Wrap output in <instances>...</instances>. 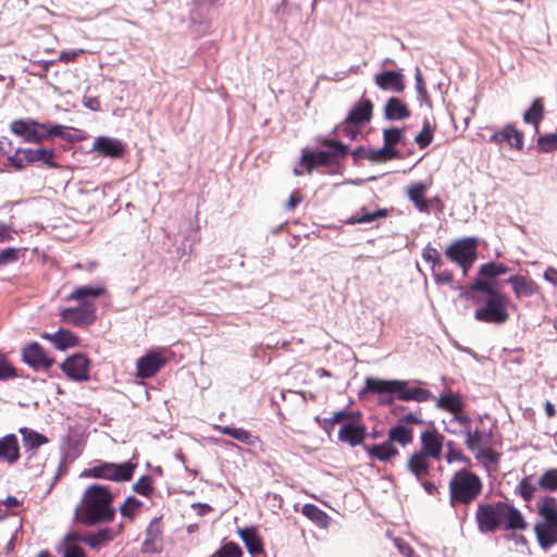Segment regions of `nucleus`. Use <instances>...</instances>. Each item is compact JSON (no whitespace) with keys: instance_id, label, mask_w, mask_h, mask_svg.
<instances>
[{"instance_id":"obj_1","label":"nucleus","mask_w":557,"mask_h":557,"mask_svg":"<svg viewBox=\"0 0 557 557\" xmlns=\"http://www.w3.org/2000/svg\"><path fill=\"white\" fill-rule=\"evenodd\" d=\"M113 498V494L104 485L88 486L76 507L77 520L86 525L112 521L115 517Z\"/></svg>"},{"instance_id":"obj_2","label":"nucleus","mask_w":557,"mask_h":557,"mask_svg":"<svg viewBox=\"0 0 557 557\" xmlns=\"http://www.w3.org/2000/svg\"><path fill=\"white\" fill-rule=\"evenodd\" d=\"M364 391L379 395H395L401 401L424 403L434 398L430 391L421 387H411L408 381L403 380L367 377Z\"/></svg>"},{"instance_id":"obj_3","label":"nucleus","mask_w":557,"mask_h":557,"mask_svg":"<svg viewBox=\"0 0 557 557\" xmlns=\"http://www.w3.org/2000/svg\"><path fill=\"white\" fill-rule=\"evenodd\" d=\"M539 519L534 525V532L539 545L547 549L557 544V499L555 497H542L536 503Z\"/></svg>"},{"instance_id":"obj_4","label":"nucleus","mask_w":557,"mask_h":557,"mask_svg":"<svg viewBox=\"0 0 557 557\" xmlns=\"http://www.w3.org/2000/svg\"><path fill=\"white\" fill-rule=\"evenodd\" d=\"M482 492L481 479L473 472L461 469L449 481L451 505L469 504Z\"/></svg>"},{"instance_id":"obj_5","label":"nucleus","mask_w":557,"mask_h":557,"mask_svg":"<svg viewBox=\"0 0 557 557\" xmlns=\"http://www.w3.org/2000/svg\"><path fill=\"white\" fill-rule=\"evenodd\" d=\"M509 298L504 294L485 297L474 311V319L492 324H504L509 319Z\"/></svg>"},{"instance_id":"obj_6","label":"nucleus","mask_w":557,"mask_h":557,"mask_svg":"<svg viewBox=\"0 0 557 557\" xmlns=\"http://www.w3.org/2000/svg\"><path fill=\"white\" fill-rule=\"evenodd\" d=\"M64 126L53 125L48 127L32 119L15 120L11 123L10 129L17 136H21L25 141L38 143L46 139L48 136H62Z\"/></svg>"},{"instance_id":"obj_7","label":"nucleus","mask_w":557,"mask_h":557,"mask_svg":"<svg viewBox=\"0 0 557 557\" xmlns=\"http://www.w3.org/2000/svg\"><path fill=\"white\" fill-rule=\"evenodd\" d=\"M136 465L132 461L123 463L100 462L81 473V478L103 479L113 482H126L133 476Z\"/></svg>"},{"instance_id":"obj_8","label":"nucleus","mask_w":557,"mask_h":557,"mask_svg":"<svg viewBox=\"0 0 557 557\" xmlns=\"http://www.w3.org/2000/svg\"><path fill=\"white\" fill-rule=\"evenodd\" d=\"M445 255L458 264L466 275L478 257V239L465 237L453 242L445 250Z\"/></svg>"},{"instance_id":"obj_9","label":"nucleus","mask_w":557,"mask_h":557,"mask_svg":"<svg viewBox=\"0 0 557 557\" xmlns=\"http://www.w3.org/2000/svg\"><path fill=\"white\" fill-rule=\"evenodd\" d=\"M471 422L472 421L470 420L467 425L460 424L463 430L445 426V431L454 435L463 434L466 436V446L475 455L476 459H486L490 462L495 461L494 454L485 448L488 444L487 434L479 430L472 431Z\"/></svg>"},{"instance_id":"obj_10","label":"nucleus","mask_w":557,"mask_h":557,"mask_svg":"<svg viewBox=\"0 0 557 557\" xmlns=\"http://www.w3.org/2000/svg\"><path fill=\"white\" fill-rule=\"evenodd\" d=\"M435 406L453 414L448 421H443L445 426L454 425L455 422L467 425L470 422V417L462 412L465 404L459 394L450 391L443 393L435 399Z\"/></svg>"},{"instance_id":"obj_11","label":"nucleus","mask_w":557,"mask_h":557,"mask_svg":"<svg viewBox=\"0 0 557 557\" xmlns=\"http://www.w3.org/2000/svg\"><path fill=\"white\" fill-rule=\"evenodd\" d=\"M324 145L327 151L310 152L302 156L300 166H306L311 172L317 165H324L331 162L332 157H343L347 154L348 147L336 140H326Z\"/></svg>"},{"instance_id":"obj_12","label":"nucleus","mask_w":557,"mask_h":557,"mask_svg":"<svg viewBox=\"0 0 557 557\" xmlns=\"http://www.w3.org/2000/svg\"><path fill=\"white\" fill-rule=\"evenodd\" d=\"M504 503L495 505H479L476 510V521L482 532H492L503 525Z\"/></svg>"},{"instance_id":"obj_13","label":"nucleus","mask_w":557,"mask_h":557,"mask_svg":"<svg viewBox=\"0 0 557 557\" xmlns=\"http://www.w3.org/2000/svg\"><path fill=\"white\" fill-rule=\"evenodd\" d=\"M61 369L73 381L82 382L89 377V360L82 354L66 358Z\"/></svg>"},{"instance_id":"obj_14","label":"nucleus","mask_w":557,"mask_h":557,"mask_svg":"<svg viewBox=\"0 0 557 557\" xmlns=\"http://www.w3.org/2000/svg\"><path fill=\"white\" fill-rule=\"evenodd\" d=\"M166 362L162 352L150 351L140 357L136 363L137 376L140 379L152 377Z\"/></svg>"},{"instance_id":"obj_15","label":"nucleus","mask_w":557,"mask_h":557,"mask_svg":"<svg viewBox=\"0 0 557 557\" xmlns=\"http://www.w3.org/2000/svg\"><path fill=\"white\" fill-rule=\"evenodd\" d=\"M22 358L25 363L36 370L48 369L53 363V359L47 356L45 350L37 343H32L24 347Z\"/></svg>"},{"instance_id":"obj_16","label":"nucleus","mask_w":557,"mask_h":557,"mask_svg":"<svg viewBox=\"0 0 557 557\" xmlns=\"http://www.w3.org/2000/svg\"><path fill=\"white\" fill-rule=\"evenodd\" d=\"M444 436L435 431H424L420 435L421 450L428 458L440 460L444 446Z\"/></svg>"},{"instance_id":"obj_17","label":"nucleus","mask_w":557,"mask_h":557,"mask_svg":"<svg viewBox=\"0 0 557 557\" xmlns=\"http://www.w3.org/2000/svg\"><path fill=\"white\" fill-rule=\"evenodd\" d=\"M62 319L76 326H86L94 323L96 313L94 307L82 306L76 308H67L61 312Z\"/></svg>"},{"instance_id":"obj_18","label":"nucleus","mask_w":557,"mask_h":557,"mask_svg":"<svg viewBox=\"0 0 557 557\" xmlns=\"http://www.w3.org/2000/svg\"><path fill=\"white\" fill-rule=\"evenodd\" d=\"M366 436V426L362 423L356 422L352 419L343 423L338 431V440L347 443L350 446L360 445Z\"/></svg>"},{"instance_id":"obj_19","label":"nucleus","mask_w":557,"mask_h":557,"mask_svg":"<svg viewBox=\"0 0 557 557\" xmlns=\"http://www.w3.org/2000/svg\"><path fill=\"white\" fill-rule=\"evenodd\" d=\"M374 82L382 90L401 92L405 89L404 76L396 71L377 73L374 75Z\"/></svg>"},{"instance_id":"obj_20","label":"nucleus","mask_w":557,"mask_h":557,"mask_svg":"<svg viewBox=\"0 0 557 557\" xmlns=\"http://www.w3.org/2000/svg\"><path fill=\"white\" fill-rule=\"evenodd\" d=\"M236 534L243 541L250 555L263 553V542L256 527L238 528Z\"/></svg>"},{"instance_id":"obj_21","label":"nucleus","mask_w":557,"mask_h":557,"mask_svg":"<svg viewBox=\"0 0 557 557\" xmlns=\"http://www.w3.org/2000/svg\"><path fill=\"white\" fill-rule=\"evenodd\" d=\"M20 459V444L15 434H8L0 438V461L9 465Z\"/></svg>"},{"instance_id":"obj_22","label":"nucleus","mask_w":557,"mask_h":557,"mask_svg":"<svg viewBox=\"0 0 557 557\" xmlns=\"http://www.w3.org/2000/svg\"><path fill=\"white\" fill-rule=\"evenodd\" d=\"M512 287L516 298L531 297L537 293V284L530 277L512 275L507 280Z\"/></svg>"},{"instance_id":"obj_23","label":"nucleus","mask_w":557,"mask_h":557,"mask_svg":"<svg viewBox=\"0 0 557 557\" xmlns=\"http://www.w3.org/2000/svg\"><path fill=\"white\" fill-rule=\"evenodd\" d=\"M92 149L110 158H117L124 152V146L119 139L106 136L98 137L92 145Z\"/></svg>"},{"instance_id":"obj_24","label":"nucleus","mask_w":557,"mask_h":557,"mask_svg":"<svg viewBox=\"0 0 557 557\" xmlns=\"http://www.w3.org/2000/svg\"><path fill=\"white\" fill-rule=\"evenodd\" d=\"M104 293L102 287L78 286L67 296V300H75L82 306L92 307V301Z\"/></svg>"},{"instance_id":"obj_25","label":"nucleus","mask_w":557,"mask_h":557,"mask_svg":"<svg viewBox=\"0 0 557 557\" xmlns=\"http://www.w3.org/2000/svg\"><path fill=\"white\" fill-rule=\"evenodd\" d=\"M430 468V458L419 451L413 453L407 461V470L412 473L418 481H422L428 476Z\"/></svg>"},{"instance_id":"obj_26","label":"nucleus","mask_w":557,"mask_h":557,"mask_svg":"<svg viewBox=\"0 0 557 557\" xmlns=\"http://www.w3.org/2000/svg\"><path fill=\"white\" fill-rule=\"evenodd\" d=\"M41 337L51 342L53 346L59 350H65L67 348L74 347L78 343V338L74 333L63 329L55 333H42Z\"/></svg>"},{"instance_id":"obj_27","label":"nucleus","mask_w":557,"mask_h":557,"mask_svg":"<svg viewBox=\"0 0 557 557\" xmlns=\"http://www.w3.org/2000/svg\"><path fill=\"white\" fill-rule=\"evenodd\" d=\"M162 529L160 520L154 518L146 530V539L144 541V550L156 553L161 549Z\"/></svg>"},{"instance_id":"obj_28","label":"nucleus","mask_w":557,"mask_h":557,"mask_svg":"<svg viewBox=\"0 0 557 557\" xmlns=\"http://www.w3.org/2000/svg\"><path fill=\"white\" fill-rule=\"evenodd\" d=\"M492 141L496 144L507 143L510 147L521 149L523 146V135L515 127L508 125L504 127L500 132L495 133L492 138Z\"/></svg>"},{"instance_id":"obj_29","label":"nucleus","mask_w":557,"mask_h":557,"mask_svg":"<svg viewBox=\"0 0 557 557\" xmlns=\"http://www.w3.org/2000/svg\"><path fill=\"white\" fill-rule=\"evenodd\" d=\"M373 112V106L370 100H360L349 112L346 117L349 122L355 124H363L371 120Z\"/></svg>"},{"instance_id":"obj_30","label":"nucleus","mask_w":557,"mask_h":557,"mask_svg":"<svg viewBox=\"0 0 557 557\" xmlns=\"http://www.w3.org/2000/svg\"><path fill=\"white\" fill-rule=\"evenodd\" d=\"M366 450L372 459H377L380 461H388L398 455L397 448H395L394 444H392L388 440L379 445H373L370 447L367 446Z\"/></svg>"},{"instance_id":"obj_31","label":"nucleus","mask_w":557,"mask_h":557,"mask_svg":"<svg viewBox=\"0 0 557 557\" xmlns=\"http://www.w3.org/2000/svg\"><path fill=\"white\" fill-rule=\"evenodd\" d=\"M503 513V525H505L506 529L524 530L527 528L523 516L517 508L504 503Z\"/></svg>"},{"instance_id":"obj_32","label":"nucleus","mask_w":557,"mask_h":557,"mask_svg":"<svg viewBox=\"0 0 557 557\" xmlns=\"http://www.w3.org/2000/svg\"><path fill=\"white\" fill-rule=\"evenodd\" d=\"M18 432L22 435L23 445L26 450L36 451L40 446L48 443V438L45 435L32 429L23 426L18 429Z\"/></svg>"},{"instance_id":"obj_33","label":"nucleus","mask_w":557,"mask_h":557,"mask_svg":"<svg viewBox=\"0 0 557 557\" xmlns=\"http://www.w3.org/2000/svg\"><path fill=\"white\" fill-rule=\"evenodd\" d=\"M385 117L388 120H404L410 115L407 106L398 98H391L384 108Z\"/></svg>"},{"instance_id":"obj_34","label":"nucleus","mask_w":557,"mask_h":557,"mask_svg":"<svg viewBox=\"0 0 557 557\" xmlns=\"http://www.w3.org/2000/svg\"><path fill=\"white\" fill-rule=\"evenodd\" d=\"M388 441L392 444L395 442L401 446H407L413 441V430L403 423H398L389 429Z\"/></svg>"},{"instance_id":"obj_35","label":"nucleus","mask_w":557,"mask_h":557,"mask_svg":"<svg viewBox=\"0 0 557 557\" xmlns=\"http://www.w3.org/2000/svg\"><path fill=\"white\" fill-rule=\"evenodd\" d=\"M428 185L417 183L408 188V197L420 212L429 211V202L424 199Z\"/></svg>"},{"instance_id":"obj_36","label":"nucleus","mask_w":557,"mask_h":557,"mask_svg":"<svg viewBox=\"0 0 557 557\" xmlns=\"http://www.w3.org/2000/svg\"><path fill=\"white\" fill-rule=\"evenodd\" d=\"M214 429L220 432L221 434L228 435L232 438L247 444V445H253L256 437L248 432L245 429L242 428H230L224 425H214Z\"/></svg>"},{"instance_id":"obj_37","label":"nucleus","mask_w":557,"mask_h":557,"mask_svg":"<svg viewBox=\"0 0 557 557\" xmlns=\"http://www.w3.org/2000/svg\"><path fill=\"white\" fill-rule=\"evenodd\" d=\"M23 153L25 154L26 160H28V163L33 162H41L44 164H47L51 168L54 166L52 163V158L54 156L53 150L46 149V148H37V149H23Z\"/></svg>"},{"instance_id":"obj_38","label":"nucleus","mask_w":557,"mask_h":557,"mask_svg":"<svg viewBox=\"0 0 557 557\" xmlns=\"http://www.w3.org/2000/svg\"><path fill=\"white\" fill-rule=\"evenodd\" d=\"M301 512L304 516H306L308 519H310L315 524L326 528L330 523V517L326 512L318 508L313 504H306L304 505Z\"/></svg>"},{"instance_id":"obj_39","label":"nucleus","mask_w":557,"mask_h":557,"mask_svg":"<svg viewBox=\"0 0 557 557\" xmlns=\"http://www.w3.org/2000/svg\"><path fill=\"white\" fill-rule=\"evenodd\" d=\"M364 157L372 162H385L399 157L397 149H391L386 145L379 149H369L364 152Z\"/></svg>"},{"instance_id":"obj_40","label":"nucleus","mask_w":557,"mask_h":557,"mask_svg":"<svg viewBox=\"0 0 557 557\" xmlns=\"http://www.w3.org/2000/svg\"><path fill=\"white\" fill-rule=\"evenodd\" d=\"M508 271H509V268L503 263L487 262L480 267L479 276L492 280L494 277H497L499 275H504V274L508 273Z\"/></svg>"},{"instance_id":"obj_41","label":"nucleus","mask_w":557,"mask_h":557,"mask_svg":"<svg viewBox=\"0 0 557 557\" xmlns=\"http://www.w3.org/2000/svg\"><path fill=\"white\" fill-rule=\"evenodd\" d=\"M446 447L447 453L445 455V459L447 463L451 465L454 462H460L466 467L471 466V459L467 457L460 449L456 448L453 442H448Z\"/></svg>"},{"instance_id":"obj_42","label":"nucleus","mask_w":557,"mask_h":557,"mask_svg":"<svg viewBox=\"0 0 557 557\" xmlns=\"http://www.w3.org/2000/svg\"><path fill=\"white\" fill-rule=\"evenodd\" d=\"M112 540L113 532L110 529H102L94 534H90L85 541L90 547L99 548Z\"/></svg>"},{"instance_id":"obj_43","label":"nucleus","mask_w":557,"mask_h":557,"mask_svg":"<svg viewBox=\"0 0 557 557\" xmlns=\"http://www.w3.org/2000/svg\"><path fill=\"white\" fill-rule=\"evenodd\" d=\"M471 290L481 292L486 295V297H493L494 295H500L502 293L496 289L491 282V278H484L482 276L478 277L472 285L470 286Z\"/></svg>"},{"instance_id":"obj_44","label":"nucleus","mask_w":557,"mask_h":557,"mask_svg":"<svg viewBox=\"0 0 557 557\" xmlns=\"http://www.w3.org/2000/svg\"><path fill=\"white\" fill-rule=\"evenodd\" d=\"M141 502L137 498L129 496L120 507V512L124 518L133 520L141 507Z\"/></svg>"},{"instance_id":"obj_45","label":"nucleus","mask_w":557,"mask_h":557,"mask_svg":"<svg viewBox=\"0 0 557 557\" xmlns=\"http://www.w3.org/2000/svg\"><path fill=\"white\" fill-rule=\"evenodd\" d=\"M383 141L391 149L404 141V131L397 127L386 128L383 131Z\"/></svg>"},{"instance_id":"obj_46","label":"nucleus","mask_w":557,"mask_h":557,"mask_svg":"<svg viewBox=\"0 0 557 557\" xmlns=\"http://www.w3.org/2000/svg\"><path fill=\"white\" fill-rule=\"evenodd\" d=\"M537 485L546 491L557 490V468L545 471L539 479Z\"/></svg>"},{"instance_id":"obj_47","label":"nucleus","mask_w":557,"mask_h":557,"mask_svg":"<svg viewBox=\"0 0 557 557\" xmlns=\"http://www.w3.org/2000/svg\"><path fill=\"white\" fill-rule=\"evenodd\" d=\"M211 557H243V550L238 544L225 542Z\"/></svg>"},{"instance_id":"obj_48","label":"nucleus","mask_w":557,"mask_h":557,"mask_svg":"<svg viewBox=\"0 0 557 557\" xmlns=\"http://www.w3.org/2000/svg\"><path fill=\"white\" fill-rule=\"evenodd\" d=\"M543 110H544V108H543L541 100L535 99L532 103V107L528 111L524 112L523 120L527 123H532L535 126H537L539 122L542 119Z\"/></svg>"},{"instance_id":"obj_49","label":"nucleus","mask_w":557,"mask_h":557,"mask_svg":"<svg viewBox=\"0 0 557 557\" xmlns=\"http://www.w3.org/2000/svg\"><path fill=\"white\" fill-rule=\"evenodd\" d=\"M537 483H533L531 478H524L518 485L517 490L520 496L529 502L534 497L535 492L537 491Z\"/></svg>"},{"instance_id":"obj_50","label":"nucleus","mask_w":557,"mask_h":557,"mask_svg":"<svg viewBox=\"0 0 557 557\" xmlns=\"http://www.w3.org/2000/svg\"><path fill=\"white\" fill-rule=\"evenodd\" d=\"M433 135L434 128L429 122H425L421 132L414 137V141L420 148L423 149L432 143Z\"/></svg>"},{"instance_id":"obj_51","label":"nucleus","mask_w":557,"mask_h":557,"mask_svg":"<svg viewBox=\"0 0 557 557\" xmlns=\"http://www.w3.org/2000/svg\"><path fill=\"white\" fill-rule=\"evenodd\" d=\"M338 136H345L349 138L350 140H354L357 138V136L360 133L359 124H355L352 122H349L347 119L344 121L343 124H341L336 128Z\"/></svg>"},{"instance_id":"obj_52","label":"nucleus","mask_w":557,"mask_h":557,"mask_svg":"<svg viewBox=\"0 0 557 557\" xmlns=\"http://www.w3.org/2000/svg\"><path fill=\"white\" fill-rule=\"evenodd\" d=\"M422 258L424 261L432 264V271H435L436 268H441L442 265L440 252L430 244L423 248Z\"/></svg>"},{"instance_id":"obj_53","label":"nucleus","mask_w":557,"mask_h":557,"mask_svg":"<svg viewBox=\"0 0 557 557\" xmlns=\"http://www.w3.org/2000/svg\"><path fill=\"white\" fill-rule=\"evenodd\" d=\"M359 412H347L345 410L336 411L330 418L324 419V424L333 426L334 424L342 423L344 420H351L354 418H359Z\"/></svg>"},{"instance_id":"obj_54","label":"nucleus","mask_w":557,"mask_h":557,"mask_svg":"<svg viewBox=\"0 0 557 557\" xmlns=\"http://www.w3.org/2000/svg\"><path fill=\"white\" fill-rule=\"evenodd\" d=\"M537 146L544 152L557 150V134H549L540 137L537 140Z\"/></svg>"},{"instance_id":"obj_55","label":"nucleus","mask_w":557,"mask_h":557,"mask_svg":"<svg viewBox=\"0 0 557 557\" xmlns=\"http://www.w3.org/2000/svg\"><path fill=\"white\" fill-rule=\"evenodd\" d=\"M16 376L14 368L8 361L7 357L0 354V380H8Z\"/></svg>"},{"instance_id":"obj_56","label":"nucleus","mask_w":557,"mask_h":557,"mask_svg":"<svg viewBox=\"0 0 557 557\" xmlns=\"http://www.w3.org/2000/svg\"><path fill=\"white\" fill-rule=\"evenodd\" d=\"M134 491L140 495L149 496L152 492L151 480L148 476H141L135 484Z\"/></svg>"},{"instance_id":"obj_57","label":"nucleus","mask_w":557,"mask_h":557,"mask_svg":"<svg viewBox=\"0 0 557 557\" xmlns=\"http://www.w3.org/2000/svg\"><path fill=\"white\" fill-rule=\"evenodd\" d=\"M10 165L14 166L17 170L25 168L28 164V160H26L25 154L23 153V149L16 150V152L8 158Z\"/></svg>"},{"instance_id":"obj_58","label":"nucleus","mask_w":557,"mask_h":557,"mask_svg":"<svg viewBox=\"0 0 557 557\" xmlns=\"http://www.w3.org/2000/svg\"><path fill=\"white\" fill-rule=\"evenodd\" d=\"M18 251L15 248H5L0 252V265L17 261Z\"/></svg>"},{"instance_id":"obj_59","label":"nucleus","mask_w":557,"mask_h":557,"mask_svg":"<svg viewBox=\"0 0 557 557\" xmlns=\"http://www.w3.org/2000/svg\"><path fill=\"white\" fill-rule=\"evenodd\" d=\"M386 215V211L385 210H377V211H374V212H370V213H364L360 216H357L354 222L356 223H370V222H373L374 220L379 219V218H384Z\"/></svg>"},{"instance_id":"obj_60","label":"nucleus","mask_w":557,"mask_h":557,"mask_svg":"<svg viewBox=\"0 0 557 557\" xmlns=\"http://www.w3.org/2000/svg\"><path fill=\"white\" fill-rule=\"evenodd\" d=\"M394 544L404 557H418L413 548L400 539H394Z\"/></svg>"},{"instance_id":"obj_61","label":"nucleus","mask_w":557,"mask_h":557,"mask_svg":"<svg viewBox=\"0 0 557 557\" xmlns=\"http://www.w3.org/2000/svg\"><path fill=\"white\" fill-rule=\"evenodd\" d=\"M84 53L83 49H75L70 51H62L59 55V61L63 63H70L76 60L78 55Z\"/></svg>"},{"instance_id":"obj_62","label":"nucleus","mask_w":557,"mask_h":557,"mask_svg":"<svg viewBox=\"0 0 557 557\" xmlns=\"http://www.w3.org/2000/svg\"><path fill=\"white\" fill-rule=\"evenodd\" d=\"M434 281L437 285L449 284L453 281V273L448 270L436 272L433 271Z\"/></svg>"},{"instance_id":"obj_63","label":"nucleus","mask_w":557,"mask_h":557,"mask_svg":"<svg viewBox=\"0 0 557 557\" xmlns=\"http://www.w3.org/2000/svg\"><path fill=\"white\" fill-rule=\"evenodd\" d=\"M84 550L76 546V545H70L65 548L63 557H84Z\"/></svg>"},{"instance_id":"obj_64","label":"nucleus","mask_w":557,"mask_h":557,"mask_svg":"<svg viewBox=\"0 0 557 557\" xmlns=\"http://www.w3.org/2000/svg\"><path fill=\"white\" fill-rule=\"evenodd\" d=\"M302 201V197L301 195L298 193V191H294L287 203H286V209L287 210H293L298 203H300Z\"/></svg>"}]
</instances>
